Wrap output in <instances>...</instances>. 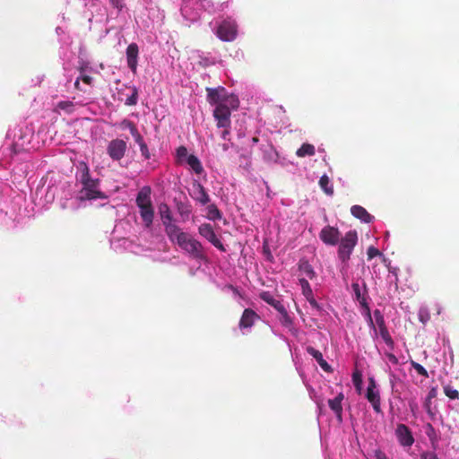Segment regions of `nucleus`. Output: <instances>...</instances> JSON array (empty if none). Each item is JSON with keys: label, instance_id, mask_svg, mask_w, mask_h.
I'll return each mask as SVG.
<instances>
[{"label": "nucleus", "instance_id": "72a5a7b5", "mask_svg": "<svg viewBox=\"0 0 459 459\" xmlns=\"http://www.w3.org/2000/svg\"><path fill=\"white\" fill-rule=\"evenodd\" d=\"M279 313L281 315L280 321H281V325L286 327L291 326L292 323H293L292 318L289 316L286 308L284 307L283 310H281Z\"/></svg>", "mask_w": 459, "mask_h": 459}, {"label": "nucleus", "instance_id": "bf43d9fd", "mask_svg": "<svg viewBox=\"0 0 459 459\" xmlns=\"http://www.w3.org/2000/svg\"><path fill=\"white\" fill-rule=\"evenodd\" d=\"M80 78L78 77L76 79V81L74 82V88L78 91H82L81 87H80Z\"/></svg>", "mask_w": 459, "mask_h": 459}, {"label": "nucleus", "instance_id": "de8ad7c7", "mask_svg": "<svg viewBox=\"0 0 459 459\" xmlns=\"http://www.w3.org/2000/svg\"><path fill=\"white\" fill-rule=\"evenodd\" d=\"M426 433H427L428 437L430 438V440H432L433 439L432 436H434V434H435V429L430 423H428L426 426Z\"/></svg>", "mask_w": 459, "mask_h": 459}, {"label": "nucleus", "instance_id": "7ed1b4c3", "mask_svg": "<svg viewBox=\"0 0 459 459\" xmlns=\"http://www.w3.org/2000/svg\"><path fill=\"white\" fill-rule=\"evenodd\" d=\"M238 108H231L230 104H220L213 109L212 115L219 128H230L231 125V112Z\"/></svg>", "mask_w": 459, "mask_h": 459}, {"label": "nucleus", "instance_id": "e433bc0d", "mask_svg": "<svg viewBox=\"0 0 459 459\" xmlns=\"http://www.w3.org/2000/svg\"><path fill=\"white\" fill-rule=\"evenodd\" d=\"M411 365L420 376L429 377V373L422 365L413 360L411 361Z\"/></svg>", "mask_w": 459, "mask_h": 459}, {"label": "nucleus", "instance_id": "5701e85b", "mask_svg": "<svg viewBox=\"0 0 459 459\" xmlns=\"http://www.w3.org/2000/svg\"><path fill=\"white\" fill-rule=\"evenodd\" d=\"M186 162L189 167L195 171V174H202L204 172L203 165L200 160L194 154L187 156Z\"/></svg>", "mask_w": 459, "mask_h": 459}, {"label": "nucleus", "instance_id": "ddd939ff", "mask_svg": "<svg viewBox=\"0 0 459 459\" xmlns=\"http://www.w3.org/2000/svg\"><path fill=\"white\" fill-rule=\"evenodd\" d=\"M191 196L201 204L205 205L210 202V196L204 186L198 181L193 183V193Z\"/></svg>", "mask_w": 459, "mask_h": 459}, {"label": "nucleus", "instance_id": "2eb2a0df", "mask_svg": "<svg viewBox=\"0 0 459 459\" xmlns=\"http://www.w3.org/2000/svg\"><path fill=\"white\" fill-rule=\"evenodd\" d=\"M259 316L251 308H246L239 320L240 328H250L254 325Z\"/></svg>", "mask_w": 459, "mask_h": 459}, {"label": "nucleus", "instance_id": "412c9836", "mask_svg": "<svg viewBox=\"0 0 459 459\" xmlns=\"http://www.w3.org/2000/svg\"><path fill=\"white\" fill-rule=\"evenodd\" d=\"M351 214L365 223H369L373 221L374 217L370 215L368 211L360 205H353L351 208Z\"/></svg>", "mask_w": 459, "mask_h": 459}, {"label": "nucleus", "instance_id": "20e7f679", "mask_svg": "<svg viewBox=\"0 0 459 459\" xmlns=\"http://www.w3.org/2000/svg\"><path fill=\"white\" fill-rule=\"evenodd\" d=\"M99 179H91V181L82 185L80 190V200H95L104 199L106 195L99 189Z\"/></svg>", "mask_w": 459, "mask_h": 459}, {"label": "nucleus", "instance_id": "39448f33", "mask_svg": "<svg viewBox=\"0 0 459 459\" xmlns=\"http://www.w3.org/2000/svg\"><path fill=\"white\" fill-rule=\"evenodd\" d=\"M238 26L235 21L224 20L218 27L216 35L222 41H232L236 39Z\"/></svg>", "mask_w": 459, "mask_h": 459}, {"label": "nucleus", "instance_id": "a211bd4d", "mask_svg": "<svg viewBox=\"0 0 459 459\" xmlns=\"http://www.w3.org/2000/svg\"><path fill=\"white\" fill-rule=\"evenodd\" d=\"M165 232L172 243H176L184 231L175 223L164 221Z\"/></svg>", "mask_w": 459, "mask_h": 459}, {"label": "nucleus", "instance_id": "c03bdc74", "mask_svg": "<svg viewBox=\"0 0 459 459\" xmlns=\"http://www.w3.org/2000/svg\"><path fill=\"white\" fill-rule=\"evenodd\" d=\"M177 155L179 159L187 158V149L185 146H179L177 149Z\"/></svg>", "mask_w": 459, "mask_h": 459}, {"label": "nucleus", "instance_id": "c756f323", "mask_svg": "<svg viewBox=\"0 0 459 459\" xmlns=\"http://www.w3.org/2000/svg\"><path fill=\"white\" fill-rule=\"evenodd\" d=\"M177 208H178V213L184 218V220L188 219V217L192 212L191 205L189 204H186V203H182V202L178 203Z\"/></svg>", "mask_w": 459, "mask_h": 459}, {"label": "nucleus", "instance_id": "f3484780", "mask_svg": "<svg viewBox=\"0 0 459 459\" xmlns=\"http://www.w3.org/2000/svg\"><path fill=\"white\" fill-rule=\"evenodd\" d=\"M151 193L152 190L150 186H143L141 188L135 200L137 207H142V205H152Z\"/></svg>", "mask_w": 459, "mask_h": 459}, {"label": "nucleus", "instance_id": "dca6fc26", "mask_svg": "<svg viewBox=\"0 0 459 459\" xmlns=\"http://www.w3.org/2000/svg\"><path fill=\"white\" fill-rule=\"evenodd\" d=\"M307 351L309 355H311L319 364L321 368L325 372H333L332 367L327 363V361L324 359L323 354L318 350L315 349L312 346L307 347Z\"/></svg>", "mask_w": 459, "mask_h": 459}, {"label": "nucleus", "instance_id": "79ce46f5", "mask_svg": "<svg viewBox=\"0 0 459 459\" xmlns=\"http://www.w3.org/2000/svg\"><path fill=\"white\" fill-rule=\"evenodd\" d=\"M136 126L135 124L128 119H124L121 123H120V127L122 129H129L132 130L133 127Z\"/></svg>", "mask_w": 459, "mask_h": 459}, {"label": "nucleus", "instance_id": "f704fd0d", "mask_svg": "<svg viewBox=\"0 0 459 459\" xmlns=\"http://www.w3.org/2000/svg\"><path fill=\"white\" fill-rule=\"evenodd\" d=\"M299 284L302 289V293L306 297V299L311 295H313L312 289L307 281V280L301 278L299 279Z\"/></svg>", "mask_w": 459, "mask_h": 459}, {"label": "nucleus", "instance_id": "1a4fd4ad", "mask_svg": "<svg viewBox=\"0 0 459 459\" xmlns=\"http://www.w3.org/2000/svg\"><path fill=\"white\" fill-rule=\"evenodd\" d=\"M182 250L195 259H205V254L202 244L193 237L188 240L187 244L183 247Z\"/></svg>", "mask_w": 459, "mask_h": 459}, {"label": "nucleus", "instance_id": "f8f14e48", "mask_svg": "<svg viewBox=\"0 0 459 459\" xmlns=\"http://www.w3.org/2000/svg\"><path fill=\"white\" fill-rule=\"evenodd\" d=\"M395 435L398 442L403 446H411L414 443L412 433L405 424L401 423L397 425Z\"/></svg>", "mask_w": 459, "mask_h": 459}, {"label": "nucleus", "instance_id": "13d9d810", "mask_svg": "<svg viewBox=\"0 0 459 459\" xmlns=\"http://www.w3.org/2000/svg\"><path fill=\"white\" fill-rule=\"evenodd\" d=\"M134 141L138 143L139 146L145 143L142 135L135 138Z\"/></svg>", "mask_w": 459, "mask_h": 459}, {"label": "nucleus", "instance_id": "f257e3e1", "mask_svg": "<svg viewBox=\"0 0 459 459\" xmlns=\"http://www.w3.org/2000/svg\"><path fill=\"white\" fill-rule=\"evenodd\" d=\"M207 101L210 105L218 107L220 104H230L231 108H238L239 100L237 95L228 93L222 86L217 88H206Z\"/></svg>", "mask_w": 459, "mask_h": 459}, {"label": "nucleus", "instance_id": "b1692460", "mask_svg": "<svg viewBox=\"0 0 459 459\" xmlns=\"http://www.w3.org/2000/svg\"><path fill=\"white\" fill-rule=\"evenodd\" d=\"M299 269L311 280L316 277V273L307 260L301 259L299 263Z\"/></svg>", "mask_w": 459, "mask_h": 459}, {"label": "nucleus", "instance_id": "37998d69", "mask_svg": "<svg viewBox=\"0 0 459 459\" xmlns=\"http://www.w3.org/2000/svg\"><path fill=\"white\" fill-rule=\"evenodd\" d=\"M307 300L309 302L310 306L317 311L322 309L321 306L317 303V301L314 299V296L311 295L307 298Z\"/></svg>", "mask_w": 459, "mask_h": 459}, {"label": "nucleus", "instance_id": "c85d7f7f", "mask_svg": "<svg viewBox=\"0 0 459 459\" xmlns=\"http://www.w3.org/2000/svg\"><path fill=\"white\" fill-rule=\"evenodd\" d=\"M319 186L326 195H332L333 194V188L330 186V179L326 175L320 178Z\"/></svg>", "mask_w": 459, "mask_h": 459}, {"label": "nucleus", "instance_id": "4468645a", "mask_svg": "<svg viewBox=\"0 0 459 459\" xmlns=\"http://www.w3.org/2000/svg\"><path fill=\"white\" fill-rule=\"evenodd\" d=\"M138 53V46L135 43H131L126 48L127 65L134 74L136 73L137 69Z\"/></svg>", "mask_w": 459, "mask_h": 459}, {"label": "nucleus", "instance_id": "a878e982", "mask_svg": "<svg viewBox=\"0 0 459 459\" xmlns=\"http://www.w3.org/2000/svg\"><path fill=\"white\" fill-rule=\"evenodd\" d=\"M159 212L164 224V221L172 222V213L169 206L167 204H160L159 206Z\"/></svg>", "mask_w": 459, "mask_h": 459}, {"label": "nucleus", "instance_id": "423d86ee", "mask_svg": "<svg viewBox=\"0 0 459 459\" xmlns=\"http://www.w3.org/2000/svg\"><path fill=\"white\" fill-rule=\"evenodd\" d=\"M351 288H352V290L354 292L356 300L359 301V303L360 304V306L362 307V308L365 311V314H366V316L368 317L369 325L371 326H374L373 320H372V317H371L370 308H369V306H368V301H367L366 284H364V290L363 291H362V290H361V288H360V286H359V284L358 282H353L351 284Z\"/></svg>", "mask_w": 459, "mask_h": 459}, {"label": "nucleus", "instance_id": "6e6552de", "mask_svg": "<svg viewBox=\"0 0 459 459\" xmlns=\"http://www.w3.org/2000/svg\"><path fill=\"white\" fill-rule=\"evenodd\" d=\"M126 143L121 139H115L109 142L107 152L114 160H120L126 153Z\"/></svg>", "mask_w": 459, "mask_h": 459}, {"label": "nucleus", "instance_id": "864d4df0", "mask_svg": "<svg viewBox=\"0 0 459 459\" xmlns=\"http://www.w3.org/2000/svg\"><path fill=\"white\" fill-rule=\"evenodd\" d=\"M375 457H376V459H387L385 454L384 452H382L381 450L375 451Z\"/></svg>", "mask_w": 459, "mask_h": 459}, {"label": "nucleus", "instance_id": "393cba45", "mask_svg": "<svg viewBox=\"0 0 459 459\" xmlns=\"http://www.w3.org/2000/svg\"><path fill=\"white\" fill-rule=\"evenodd\" d=\"M316 152L315 146L310 143H303L296 152V155L299 158L305 156H313Z\"/></svg>", "mask_w": 459, "mask_h": 459}, {"label": "nucleus", "instance_id": "4d7b16f0", "mask_svg": "<svg viewBox=\"0 0 459 459\" xmlns=\"http://www.w3.org/2000/svg\"><path fill=\"white\" fill-rule=\"evenodd\" d=\"M229 134H230L229 128H224L223 132L221 133V138L226 140L228 138Z\"/></svg>", "mask_w": 459, "mask_h": 459}, {"label": "nucleus", "instance_id": "bb28decb", "mask_svg": "<svg viewBox=\"0 0 459 459\" xmlns=\"http://www.w3.org/2000/svg\"><path fill=\"white\" fill-rule=\"evenodd\" d=\"M81 175L79 181L82 185L91 181L92 178L90 175V169L85 162L80 163Z\"/></svg>", "mask_w": 459, "mask_h": 459}, {"label": "nucleus", "instance_id": "c9c22d12", "mask_svg": "<svg viewBox=\"0 0 459 459\" xmlns=\"http://www.w3.org/2000/svg\"><path fill=\"white\" fill-rule=\"evenodd\" d=\"M379 333H380L382 339L385 342V344L388 345L389 347L393 348L394 341H393L387 328L382 327V329L379 330Z\"/></svg>", "mask_w": 459, "mask_h": 459}, {"label": "nucleus", "instance_id": "cd10ccee", "mask_svg": "<svg viewBox=\"0 0 459 459\" xmlns=\"http://www.w3.org/2000/svg\"><path fill=\"white\" fill-rule=\"evenodd\" d=\"M222 217L221 212L216 206V204H212L207 206V219L211 221L221 220Z\"/></svg>", "mask_w": 459, "mask_h": 459}, {"label": "nucleus", "instance_id": "680f3d73", "mask_svg": "<svg viewBox=\"0 0 459 459\" xmlns=\"http://www.w3.org/2000/svg\"><path fill=\"white\" fill-rule=\"evenodd\" d=\"M258 141H259L258 137H253L252 138V143H258Z\"/></svg>", "mask_w": 459, "mask_h": 459}, {"label": "nucleus", "instance_id": "58836bf2", "mask_svg": "<svg viewBox=\"0 0 459 459\" xmlns=\"http://www.w3.org/2000/svg\"><path fill=\"white\" fill-rule=\"evenodd\" d=\"M192 238V236L186 232H183L181 235H179L178 239L176 241V243L178 245V247L182 249L183 247L187 244L188 240Z\"/></svg>", "mask_w": 459, "mask_h": 459}, {"label": "nucleus", "instance_id": "4c0bfd02", "mask_svg": "<svg viewBox=\"0 0 459 459\" xmlns=\"http://www.w3.org/2000/svg\"><path fill=\"white\" fill-rule=\"evenodd\" d=\"M352 382L357 389H360L362 385V374L359 370L352 373Z\"/></svg>", "mask_w": 459, "mask_h": 459}, {"label": "nucleus", "instance_id": "2f4dec72", "mask_svg": "<svg viewBox=\"0 0 459 459\" xmlns=\"http://www.w3.org/2000/svg\"><path fill=\"white\" fill-rule=\"evenodd\" d=\"M445 394L451 400L459 399V392L450 385L443 386Z\"/></svg>", "mask_w": 459, "mask_h": 459}, {"label": "nucleus", "instance_id": "473e14b6", "mask_svg": "<svg viewBox=\"0 0 459 459\" xmlns=\"http://www.w3.org/2000/svg\"><path fill=\"white\" fill-rule=\"evenodd\" d=\"M56 108L64 110L67 114H71L74 111V105L72 101H59L56 105Z\"/></svg>", "mask_w": 459, "mask_h": 459}, {"label": "nucleus", "instance_id": "a19ab883", "mask_svg": "<svg viewBox=\"0 0 459 459\" xmlns=\"http://www.w3.org/2000/svg\"><path fill=\"white\" fill-rule=\"evenodd\" d=\"M367 255L368 259H373L374 257L380 255L381 253L377 248L374 247H369L368 248Z\"/></svg>", "mask_w": 459, "mask_h": 459}, {"label": "nucleus", "instance_id": "8fccbe9b", "mask_svg": "<svg viewBox=\"0 0 459 459\" xmlns=\"http://www.w3.org/2000/svg\"><path fill=\"white\" fill-rule=\"evenodd\" d=\"M79 78L82 82L88 85H91L92 82V78L90 75L82 74Z\"/></svg>", "mask_w": 459, "mask_h": 459}, {"label": "nucleus", "instance_id": "603ef678", "mask_svg": "<svg viewBox=\"0 0 459 459\" xmlns=\"http://www.w3.org/2000/svg\"><path fill=\"white\" fill-rule=\"evenodd\" d=\"M437 389L434 387L431 388L428 394L426 400L431 401L432 399H434L437 396Z\"/></svg>", "mask_w": 459, "mask_h": 459}, {"label": "nucleus", "instance_id": "09e8293b", "mask_svg": "<svg viewBox=\"0 0 459 459\" xmlns=\"http://www.w3.org/2000/svg\"><path fill=\"white\" fill-rule=\"evenodd\" d=\"M424 407L428 412V414L433 418L434 417V413L432 412L431 411V401H429V400H425V403H424Z\"/></svg>", "mask_w": 459, "mask_h": 459}, {"label": "nucleus", "instance_id": "5fc2aeb1", "mask_svg": "<svg viewBox=\"0 0 459 459\" xmlns=\"http://www.w3.org/2000/svg\"><path fill=\"white\" fill-rule=\"evenodd\" d=\"M130 133L134 139L141 135L136 126L133 127L132 130H130Z\"/></svg>", "mask_w": 459, "mask_h": 459}, {"label": "nucleus", "instance_id": "49530a36", "mask_svg": "<svg viewBox=\"0 0 459 459\" xmlns=\"http://www.w3.org/2000/svg\"><path fill=\"white\" fill-rule=\"evenodd\" d=\"M420 459H438L434 452H424L420 455Z\"/></svg>", "mask_w": 459, "mask_h": 459}, {"label": "nucleus", "instance_id": "6ab92c4d", "mask_svg": "<svg viewBox=\"0 0 459 459\" xmlns=\"http://www.w3.org/2000/svg\"><path fill=\"white\" fill-rule=\"evenodd\" d=\"M140 212V216L144 223L146 228H150L152 225L154 219V209L152 205H142V207H138Z\"/></svg>", "mask_w": 459, "mask_h": 459}, {"label": "nucleus", "instance_id": "f03ea898", "mask_svg": "<svg viewBox=\"0 0 459 459\" xmlns=\"http://www.w3.org/2000/svg\"><path fill=\"white\" fill-rule=\"evenodd\" d=\"M339 241L338 257L342 263H347L351 258V255L355 246L357 245L358 234L355 230H350L346 232L344 237Z\"/></svg>", "mask_w": 459, "mask_h": 459}, {"label": "nucleus", "instance_id": "6e6d98bb", "mask_svg": "<svg viewBox=\"0 0 459 459\" xmlns=\"http://www.w3.org/2000/svg\"><path fill=\"white\" fill-rule=\"evenodd\" d=\"M388 357V359L393 363V364H397L398 363V359L392 353H389L387 355Z\"/></svg>", "mask_w": 459, "mask_h": 459}, {"label": "nucleus", "instance_id": "7c9ffc66", "mask_svg": "<svg viewBox=\"0 0 459 459\" xmlns=\"http://www.w3.org/2000/svg\"><path fill=\"white\" fill-rule=\"evenodd\" d=\"M130 90L132 91L131 95L127 97V99L125 100V104L126 106H134L137 104L138 100V90L136 87L133 86L130 87Z\"/></svg>", "mask_w": 459, "mask_h": 459}, {"label": "nucleus", "instance_id": "9d476101", "mask_svg": "<svg viewBox=\"0 0 459 459\" xmlns=\"http://www.w3.org/2000/svg\"><path fill=\"white\" fill-rule=\"evenodd\" d=\"M340 236L338 229L329 225L324 227L319 233L320 239L330 246H335L340 240Z\"/></svg>", "mask_w": 459, "mask_h": 459}, {"label": "nucleus", "instance_id": "0eeeda50", "mask_svg": "<svg viewBox=\"0 0 459 459\" xmlns=\"http://www.w3.org/2000/svg\"><path fill=\"white\" fill-rule=\"evenodd\" d=\"M199 234L205 238L210 243H212L220 251L225 252L226 248L221 241L217 238L213 228L209 223H203L198 228Z\"/></svg>", "mask_w": 459, "mask_h": 459}, {"label": "nucleus", "instance_id": "052dcab7", "mask_svg": "<svg viewBox=\"0 0 459 459\" xmlns=\"http://www.w3.org/2000/svg\"><path fill=\"white\" fill-rule=\"evenodd\" d=\"M221 148L224 152L228 151L229 150V144L227 143H223L221 144Z\"/></svg>", "mask_w": 459, "mask_h": 459}, {"label": "nucleus", "instance_id": "3c124183", "mask_svg": "<svg viewBox=\"0 0 459 459\" xmlns=\"http://www.w3.org/2000/svg\"><path fill=\"white\" fill-rule=\"evenodd\" d=\"M109 3L113 7H115L118 10H121L123 8L121 0H109Z\"/></svg>", "mask_w": 459, "mask_h": 459}, {"label": "nucleus", "instance_id": "aec40b11", "mask_svg": "<svg viewBox=\"0 0 459 459\" xmlns=\"http://www.w3.org/2000/svg\"><path fill=\"white\" fill-rule=\"evenodd\" d=\"M344 399V394L342 393H339L337 396L333 399L328 400V405L330 409L335 413L337 419L342 421V402Z\"/></svg>", "mask_w": 459, "mask_h": 459}, {"label": "nucleus", "instance_id": "ea45409f", "mask_svg": "<svg viewBox=\"0 0 459 459\" xmlns=\"http://www.w3.org/2000/svg\"><path fill=\"white\" fill-rule=\"evenodd\" d=\"M374 316L376 319V323L379 327V330L382 329V327H386L385 324L384 316L378 309H376L374 311Z\"/></svg>", "mask_w": 459, "mask_h": 459}, {"label": "nucleus", "instance_id": "4be33fe9", "mask_svg": "<svg viewBox=\"0 0 459 459\" xmlns=\"http://www.w3.org/2000/svg\"><path fill=\"white\" fill-rule=\"evenodd\" d=\"M260 298L267 304L273 306L278 312L283 310L284 305L276 299L269 291H264L260 294Z\"/></svg>", "mask_w": 459, "mask_h": 459}, {"label": "nucleus", "instance_id": "a18cd8bd", "mask_svg": "<svg viewBox=\"0 0 459 459\" xmlns=\"http://www.w3.org/2000/svg\"><path fill=\"white\" fill-rule=\"evenodd\" d=\"M139 147H140L141 153L144 157V159H146V160L150 159L151 155H150L147 144L143 143Z\"/></svg>", "mask_w": 459, "mask_h": 459}, {"label": "nucleus", "instance_id": "9b49d317", "mask_svg": "<svg viewBox=\"0 0 459 459\" xmlns=\"http://www.w3.org/2000/svg\"><path fill=\"white\" fill-rule=\"evenodd\" d=\"M366 397L371 403L374 411L377 413H382L379 392L376 390V383L373 378L369 379Z\"/></svg>", "mask_w": 459, "mask_h": 459}]
</instances>
